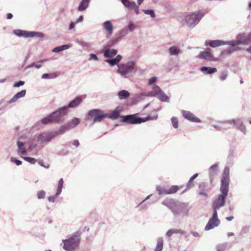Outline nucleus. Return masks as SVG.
Listing matches in <instances>:
<instances>
[{"instance_id": "obj_1", "label": "nucleus", "mask_w": 251, "mask_h": 251, "mask_svg": "<svg viewBox=\"0 0 251 251\" xmlns=\"http://www.w3.org/2000/svg\"><path fill=\"white\" fill-rule=\"evenodd\" d=\"M229 183V169L228 167H225L223 173L220 191L221 194L219 195L217 200L213 202V209L214 211H217L225 204V200L228 191Z\"/></svg>"}, {"instance_id": "obj_2", "label": "nucleus", "mask_w": 251, "mask_h": 251, "mask_svg": "<svg viewBox=\"0 0 251 251\" xmlns=\"http://www.w3.org/2000/svg\"><path fill=\"white\" fill-rule=\"evenodd\" d=\"M162 203L171 209L176 217L184 216L188 214L189 208L188 203L170 200L164 201Z\"/></svg>"}, {"instance_id": "obj_3", "label": "nucleus", "mask_w": 251, "mask_h": 251, "mask_svg": "<svg viewBox=\"0 0 251 251\" xmlns=\"http://www.w3.org/2000/svg\"><path fill=\"white\" fill-rule=\"evenodd\" d=\"M205 15L204 11L200 9L186 14L184 18V24L190 28H194Z\"/></svg>"}, {"instance_id": "obj_4", "label": "nucleus", "mask_w": 251, "mask_h": 251, "mask_svg": "<svg viewBox=\"0 0 251 251\" xmlns=\"http://www.w3.org/2000/svg\"><path fill=\"white\" fill-rule=\"evenodd\" d=\"M135 66V62L133 61H130L125 63H121L118 65L117 72L122 77L126 78L127 75L132 72Z\"/></svg>"}, {"instance_id": "obj_5", "label": "nucleus", "mask_w": 251, "mask_h": 251, "mask_svg": "<svg viewBox=\"0 0 251 251\" xmlns=\"http://www.w3.org/2000/svg\"><path fill=\"white\" fill-rule=\"evenodd\" d=\"M147 96L156 97L158 99L164 102H169L170 101V98L156 85H153L151 91L147 93Z\"/></svg>"}, {"instance_id": "obj_6", "label": "nucleus", "mask_w": 251, "mask_h": 251, "mask_svg": "<svg viewBox=\"0 0 251 251\" xmlns=\"http://www.w3.org/2000/svg\"><path fill=\"white\" fill-rule=\"evenodd\" d=\"M63 249L67 251H72L77 248L79 243V239L77 235H73L67 239L62 240Z\"/></svg>"}, {"instance_id": "obj_7", "label": "nucleus", "mask_w": 251, "mask_h": 251, "mask_svg": "<svg viewBox=\"0 0 251 251\" xmlns=\"http://www.w3.org/2000/svg\"><path fill=\"white\" fill-rule=\"evenodd\" d=\"M55 133L51 132H43L34 136V140L41 143L47 144L55 137Z\"/></svg>"}, {"instance_id": "obj_8", "label": "nucleus", "mask_w": 251, "mask_h": 251, "mask_svg": "<svg viewBox=\"0 0 251 251\" xmlns=\"http://www.w3.org/2000/svg\"><path fill=\"white\" fill-rule=\"evenodd\" d=\"M69 112V110L64 106L58 108L56 110L53 112L51 114L53 119L55 123H59L64 120V117Z\"/></svg>"}, {"instance_id": "obj_9", "label": "nucleus", "mask_w": 251, "mask_h": 251, "mask_svg": "<svg viewBox=\"0 0 251 251\" xmlns=\"http://www.w3.org/2000/svg\"><path fill=\"white\" fill-rule=\"evenodd\" d=\"M13 33L19 37H44V34L42 32L36 31H28L21 29H16L13 31Z\"/></svg>"}, {"instance_id": "obj_10", "label": "nucleus", "mask_w": 251, "mask_h": 251, "mask_svg": "<svg viewBox=\"0 0 251 251\" xmlns=\"http://www.w3.org/2000/svg\"><path fill=\"white\" fill-rule=\"evenodd\" d=\"M88 115L94 117L93 124L97 122H101L104 118H106V113H104L103 111L94 109L89 111Z\"/></svg>"}, {"instance_id": "obj_11", "label": "nucleus", "mask_w": 251, "mask_h": 251, "mask_svg": "<svg viewBox=\"0 0 251 251\" xmlns=\"http://www.w3.org/2000/svg\"><path fill=\"white\" fill-rule=\"evenodd\" d=\"M121 121L124 123H127L131 124H138L145 122L142 118L137 117L135 115H128L122 116Z\"/></svg>"}, {"instance_id": "obj_12", "label": "nucleus", "mask_w": 251, "mask_h": 251, "mask_svg": "<svg viewBox=\"0 0 251 251\" xmlns=\"http://www.w3.org/2000/svg\"><path fill=\"white\" fill-rule=\"evenodd\" d=\"M220 221L218 218L217 211H214L212 217L210 219L208 223L205 227V230H209L217 226L220 224Z\"/></svg>"}, {"instance_id": "obj_13", "label": "nucleus", "mask_w": 251, "mask_h": 251, "mask_svg": "<svg viewBox=\"0 0 251 251\" xmlns=\"http://www.w3.org/2000/svg\"><path fill=\"white\" fill-rule=\"evenodd\" d=\"M226 122L229 124H234L236 126L237 129H238L243 134H246L247 131L246 127L240 119H232L227 121Z\"/></svg>"}, {"instance_id": "obj_14", "label": "nucleus", "mask_w": 251, "mask_h": 251, "mask_svg": "<svg viewBox=\"0 0 251 251\" xmlns=\"http://www.w3.org/2000/svg\"><path fill=\"white\" fill-rule=\"evenodd\" d=\"M209 50L210 49H208L205 51L200 52L199 54L197 56V58L204 59L209 61H217V59L213 56V55L209 52Z\"/></svg>"}, {"instance_id": "obj_15", "label": "nucleus", "mask_w": 251, "mask_h": 251, "mask_svg": "<svg viewBox=\"0 0 251 251\" xmlns=\"http://www.w3.org/2000/svg\"><path fill=\"white\" fill-rule=\"evenodd\" d=\"M123 107L121 106L116 107L113 110L109 113H106V118L112 120H116L119 118L120 112L123 110Z\"/></svg>"}, {"instance_id": "obj_16", "label": "nucleus", "mask_w": 251, "mask_h": 251, "mask_svg": "<svg viewBox=\"0 0 251 251\" xmlns=\"http://www.w3.org/2000/svg\"><path fill=\"white\" fill-rule=\"evenodd\" d=\"M204 45L206 46H209L212 48H216L221 46L226 45V41L222 40H207L205 41Z\"/></svg>"}, {"instance_id": "obj_17", "label": "nucleus", "mask_w": 251, "mask_h": 251, "mask_svg": "<svg viewBox=\"0 0 251 251\" xmlns=\"http://www.w3.org/2000/svg\"><path fill=\"white\" fill-rule=\"evenodd\" d=\"M181 113L185 119L193 122H200L201 120L197 117H196L193 114L188 111L181 110Z\"/></svg>"}, {"instance_id": "obj_18", "label": "nucleus", "mask_w": 251, "mask_h": 251, "mask_svg": "<svg viewBox=\"0 0 251 251\" xmlns=\"http://www.w3.org/2000/svg\"><path fill=\"white\" fill-rule=\"evenodd\" d=\"M83 99L81 96H77L73 100H71L67 105L64 106L68 110L69 108H75L79 105L82 101Z\"/></svg>"}, {"instance_id": "obj_19", "label": "nucleus", "mask_w": 251, "mask_h": 251, "mask_svg": "<svg viewBox=\"0 0 251 251\" xmlns=\"http://www.w3.org/2000/svg\"><path fill=\"white\" fill-rule=\"evenodd\" d=\"M168 53L171 56H177L182 54L183 51L177 46H172L169 48Z\"/></svg>"}, {"instance_id": "obj_20", "label": "nucleus", "mask_w": 251, "mask_h": 251, "mask_svg": "<svg viewBox=\"0 0 251 251\" xmlns=\"http://www.w3.org/2000/svg\"><path fill=\"white\" fill-rule=\"evenodd\" d=\"M243 37L241 36H240L239 34L237 37V39L236 40H233L230 41H226V45H228L231 46L232 47H235V46L239 45H245V42L243 40Z\"/></svg>"}, {"instance_id": "obj_21", "label": "nucleus", "mask_w": 251, "mask_h": 251, "mask_svg": "<svg viewBox=\"0 0 251 251\" xmlns=\"http://www.w3.org/2000/svg\"><path fill=\"white\" fill-rule=\"evenodd\" d=\"M17 144L18 148V154L23 157V155L26 153V150L24 147L25 143L18 140L17 142Z\"/></svg>"}, {"instance_id": "obj_22", "label": "nucleus", "mask_w": 251, "mask_h": 251, "mask_svg": "<svg viewBox=\"0 0 251 251\" xmlns=\"http://www.w3.org/2000/svg\"><path fill=\"white\" fill-rule=\"evenodd\" d=\"M26 94V90H23L19 92H18L16 94H15L13 98L9 100L8 102L9 103H12L16 102L19 99L23 98L25 96Z\"/></svg>"}, {"instance_id": "obj_23", "label": "nucleus", "mask_w": 251, "mask_h": 251, "mask_svg": "<svg viewBox=\"0 0 251 251\" xmlns=\"http://www.w3.org/2000/svg\"><path fill=\"white\" fill-rule=\"evenodd\" d=\"M218 166L215 164L212 165L209 169V176L211 181H212L214 177L217 175Z\"/></svg>"}, {"instance_id": "obj_24", "label": "nucleus", "mask_w": 251, "mask_h": 251, "mask_svg": "<svg viewBox=\"0 0 251 251\" xmlns=\"http://www.w3.org/2000/svg\"><path fill=\"white\" fill-rule=\"evenodd\" d=\"M54 120L53 119V117L51 114L49 115L46 117L43 118L40 121L37 122V124H43V125H47L50 123H54Z\"/></svg>"}, {"instance_id": "obj_25", "label": "nucleus", "mask_w": 251, "mask_h": 251, "mask_svg": "<svg viewBox=\"0 0 251 251\" xmlns=\"http://www.w3.org/2000/svg\"><path fill=\"white\" fill-rule=\"evenodd\" d=\"M103 27L109 34L113 33V26L110 21H106L103 24Z\"/></svg>"}, {"instance_id": "obj_26", "label": "nucleus", "mask_w": 251, "mask_h": 251, "mask_svg": "<svg viewBox=\"0 0 251 251\" xmlns=\"http://www.w3.org/2000/svg\"><path fill=\"white\" fill-rule=\"evenodd\" d=\"M90 0H81L77 8L78 11H83L89 6Z\"/></svg>"}, {"instance_id": "obj_27", "label": "nucleus", "mask_w": 251, "mask_h": 251, "mask_svg": "<svg viewBox=\"0 0 251 251\" xmlns=\"http://www.w3.org/2000/svg\"><path fill=\"white\" fill-rule=\"evenodd\" d=\"M122 59V56L121 55H118L115 58L106 59L105 61L110 66H113L118 64Z\"/></svg>"}, {"instance_id": "obj_28", "label": "nucleus", "mask_w": 251, "mask_h": 251, "mask_svg": "<svg viewBox=\"0 0 251 251\" xmlns=\"http://www.w3.org/2000/svg\"><path fill=\"white\" fill-rule=\"evenodd\" d=\"M121 1L125 7L129 10H132L133 6L136 4L134 1H131L129 0H121Z\"/></svg>"}, {"instance_id": "obj_29", "label": "nucleus", "mask_w": 251, "mask_h": 251, "mask_svg": "<svg viewBox=\"0 0 251 251\" xmlns=\"http://www.w3.org/2000/svg\"><path fill=\"white\" fill-rule=\"evenodd\" d=\"M117 53V50L113 49H107L105 50L103 55L105 57H111L116 55Z\"/></svg>"}, {"instance_id": "obj_30", "label": "nucleus", "mask_w": 251, "mask_h": 251, "mask_svg": "<svg viewBox=\"0 0 251 251\" xmlns=\"http://www.w3.org/2000/svg\"><path fill=\"white\" fill-rule=\"evenodd\" d=\"M200 70L205 74H211L217 72V70L216 68H212L208 67H202Z\"/></svg>"}, {"instance_id": "obj_31", "label": "nucleus", "mask_w": 251, "mask_h": 251, "mask_svg": "<svg viewBox=\"0 0 251 251\" xmlns=\"http://www.w3.org/2000/svg\"><path fill=\"white\" fill-rule=\"evenodd\" d=\"M80 123V120L77 118H74L69 123L66 124L69 127V129L71 130V129L75 127L77 125H78Z\"/></svg>"}, {"instance_id": "obj_32", "label": "nucleus", "mask_w": 251, "mask_h": 251, "mask_svg": "<svg viewBox=\"0 0 251 251\" xmlns=\"http://www.w3.org/2000/svg\"><path fill=\"white\" fill-rule=\"evenodd\" d=\"M69 127L67 124H65L60 127L58 131H53V133H55V137L58 135H62L65 133L66 131L70 130Z\"/></svg>"}, {"instance_id": "obj_33", "label": "nucleus", "mask_w": 251, "mask_h": 251, "mask_svg": "<svg viewBox=\"0 0 251 251\" xmlns=\"http://www.w3.org/2000/svg\"><path fill=\"white\" fill-rule=\"evenodd\" d=\"M118 96L120 100H125L130 96L129 93L126 90H121L118 93Z\"/></svg>"}, {"instance_id": "obj_34", "label": "nucleus", "mask_w": 251, "mask_h": 251, "mask_svg": "<svg viewBox=\"0 0 251 251\" xmlns=\"http://www.w3.org/2000/svg\"><path fill=\"white\" fill-rule=\"evenodd\" d=\"M163 247V239L162 237H159L157 240V244L154 251H162Z\"/></svg>"}, {"instance_id": "obj_35", "label": "nucleus", "mask_w": 251, "mask_h": 251, "mask_svg": "<svg viewBox=\"0 0 251 251\" xmlns=\"http://www.w3.org/2000/svg\"><path fill=\"white\" fill-rule=\"evenodd\" d=\"M70 48V46L69 45H63L53 48L52 51L54 52H58L61 51L69 49Z\"/></svg>"}, {"instance_id": "obj_36", "label": "nucleus", "mask_w": 251, "mask_h": 251, "mask_svg": "<svg viewBox=\"0 0 251 251\" xmlns=\"http://www.w3.org/2000/svg\"><path fill=\"white\" fill-rule=\"evenodd\" d=\"M63 178L60 179V180L58 181V186L56 190V192L55 193V196L58 197L61 193L62 189L63 188Z\"/></svg>"}, {"instance_id": "obj_37", "label": "nucleus", "mask_w": 251, "mask_h": 251, "mask_svg": "<svg viewBox=\"0 0 251 251\" xmlns=\"http://www.w3.org/2000/svg\"><path fill=\"white\" fill-rule=\"evenodd\" d=\"M58 76V74L56 73L52 74H44L42 75L41 78L42 79H53L56 78Z\"/></svg>"}, {"instance_id": "obj_38", "label": "nucleus", "mask_w": 251, "mask_h": 251, "mask_svg": "<svg viewBox=\"0 0 251 251\" xmlns=\"http://www.w3.org/2000/svg\"><path fill=\"white\" fill-rule=\"evenodd\" d=\"M239 35L242 36V39L245 42V45H247L249 42H251V33L248 35H246L245 34H240Z\"/></svg>"}, {"instance_id": "obj_39", "label": "nucleus", "mask_w": 251, "mask_h": 251, "mask_svg": "<svg viewBox=\"0 0 251 251\" xmlns=\"http://www.w3.org/2000/svg\"><path fill=\"white\" fill-rule=\"evenodd\" d=\"M228 75V72L226 70L222 71L219 75V78L221 81H224L226 79Z\"/></svg>"}, {"instance_id": "obj_40", "label": "nucleus", "mask_w": 251, "mask_h": 251, "mask_svg": "<svg viewBox=\"0 0 251 251\" xmlns=\"http://www.w3.org/2000/svg\"><path fill=\"white\" fill-rule=\"evenodd\" d=\"M138 5L135 4V5H134L133 7V10H134L135 13L136 15L139 14V6L143 2L144 0H137Z\"/></svg>"}, {"instance_id": "obj_41", "label": "nucleus", "mask_w": 251, "mask_h": 251, "mask_svg": "<svg viewBox=\"0 0 251 251\" xmlns=\"http://www.w3.org/2000/svg\"><path fill=\"white\" fill-rule=\"evenodd\" d=\"M143 12L146 15H149L151 18L155 17V14L153 10L152 9H143Z\"/></svg>"}, {"instance_id": "obj_42", "label": "nucleus", "mask_w": 251, "mask_h": 251, "mask_svg": "<svg viewBox=\"0 0 251 251\" xmlns=\"http://www.w3.org/2000/svg\"><path fill=\"white\" fill-rule=\"evenodd\" d=\"M157 191L158 192L159 195H165L168 194L167 191L168 189L162 188L160 186H157L156 187Z\"/></svg>"}, {"instance_id": "obj_43", "label": "nucleus", "mask_w": 251, "mask_h": 251, "mask_svg": "<svg viewBox=\"0 0 251 251\" xmlns=\"http://www.w3.org/2000/svg\"><path fill=\"white\" fill-rule=\"evenodd\" d=\"M227 243L220 244L217 247V251H225L227 247Z\"/></svg>"}, {"instance_id": "obj_44", "label": "nucleus", "mask_w": 251, "mask_h": 251, "mask_svg": "<svg viewBox=\"0 0 251 251\" xmlns=\"http://www.w3.org/2000/svg\"><path fill=\"white\" fill-rule=\"evenodd\" d=\"M178 190V186H172L170 188L168 189V194H173L176 193Z\"/></svg>"}, {"instance_id": "obj_45", "label": "nucleus", "mask_w": 251, "mask_h": 251, "mask_svg": "<svg viewBox=\"0 0 251 251\" xmlns=\"http://www.w3.org/2000/svg\"><path fill=\"white\" fill-rule=\"evenodd\" d=\"M25 160L27 161L31 164H34L36 162V159L34 158L30 157H22Z\"/></svg>"}, {"instance_id": "obj_46", "label": "nucleus", "mask_w": 251, "mask_h": 251, "mask_svg": "<svg viewBox=\"0 0 251 251\" xmlns=\"http://www.w3.org/2000/svg\"><path fill=\"white\" fill-rule=\"evenodd\" d=\"M171 122L173 127L175 128L178 127V119L176 117H173L171 118Z\"/></svg>"}, {"instance_id": "obj_47", "label": "nucleus", "mask_w": 251, "mask_h": 251, "mask_svg": "<svg viewBox=\"0 0 251 251\" xmlns=\"http://www.w3.org/2000/svg\"><path fill=\"white\" fill-rule=\"evenodd\" d=\"M148 97L147 93L143 92L137 95L136 98L137 100H143L145 98V97Z\"/></svg>"}, {"instance_id": "obj_48", "label": "nucleus", "mask_w": 251, "mask_h": 251, "mask_svg": "<svg viewBox=\"0 0 251 251\" xmlns=\"http://www.w3.org/2000/svg\"><path fill=\"white\" fill-rule=\"evenodd\" d=\"M235 50H236L235 49H228L223 50L222 52V54L229 55Z\"/></svg>"}, {"instance_id": "obj_49", "label": "nucleus", "mask_w": 251, "mask_h": 251, "mask_svg": "<svg viewBox=\"0 0 251 251\" xmlns=\"http://www.w3.org/2000/svg\"><path fill=\"white\" fill-rule=\"evenodd\" d=\"M136 25L133 24V23L131 21L129 22L128 25L127 27L128 31L129 30L130 32H132L136 28Z\"/></svg>"}, {"instance_id": "obj_50", "label": "nucleus", "mask_w": 251, "mask_h": 251, "mask_svg": "<svg viewBox=\"0 0 251 251\" xmlns=\"http://www.w3.org/2000/svg\"><path fill=\"white\" fill-rule=\"evenodd\" d=\"M46 195V192L44 190H41L38 192L37 194V198L38 199H44Z\"/></svg>"}, {"instance_id": "obj_51", "label": "nucleus", "mask_w": 251, "mask_h": 251, "mask_svg": "<svg viewBox=\"0 0 251 251\" xmlns=\"http://www.w3.org/2000/svg\"><path fill=\"white\" fill-rule=\"evenodd\" d=\"M78 44L81 45L82 47L86 49H88L90 47V44L89 43L84 41H79Z\"/></svg>"}, {"instance_id": "obj_52", "label": "nucleus", "mask_w": 251, "mask_h": 251, "mask_svg": "<svg viewBox=\"0 0 251 251\" xmlns=\"http://www.w3.org/2000/svg\"><path fill=\"white\" fill-rule=\"evenodd\" d=\"M144 202V201H142L138 206L141 209H146L150 206L149 204H143Z\"/></svg>"}, {"instance_id": "obj_53", "label": "nucleus", "mask_w": 251, "mask_h": 251, "mask_svg": "<svg viewBox=\"0 0 251 251\" xmlns=\"http://www.w3.org/2000/svg\"><path fill=\"white\" fill-rule=\"evenodd\" d=\"M173 234H184L185 231L180 229H176V228H173Z\"/></svg>"}, {"instance_id": "obj_54", "label": "nucleus", "mask_w": 251, "mask_h": 251, "mask_svg": "<svg viewBox=\"0 0 251 251\" xmlns=\"http://www.w3.org/2000/svg\"><path fill=\"white\" fill-rule=\"evenodd\" d=\"M76 24V22H71L69 26V30L70 31H75V25Z\"/></svg>"}, {"instance_id": "obj_55", "label": "nucleus", "mask_w": 251, "mask_h": 251, "mask_svg": "<svg viewBox=\"0 0 251 251\" xmlns=\"http://www.w3.org/2000/svg\"><path fill=\"white\" fill-rule=\"evenodd\" d=\"M128 33V29L127 28H124L119 31V34L121 36L124 37Z\"/></svg>"}, {"instance_id": "obj_56", "label": "nucleus", "mask_w": 251, "mask_h": 251, "mask_svg": "<svg viewBox=\"0 0 251 251\" xmlns=\"http://www.w3.org/2000/svg\"><path fill=\"white\" fill-rule=\"evenodd\" d=\"M10 160L12 162H14L17 165L19 166L22 164V162L17 159L12 157L10 159Z\"/></svg>"}, {"instance_id": "obj_57", "label": "nucleus", "mask_w": 251, "mask_h": 251, "mask_svg": "<svg viewBox=\"0 0 251 251\" xmlns=\"http://www.w3.org/2000/svg\"><path fill=\"white\" fill-rule=\"evenodd\" d=\"M24 84H25V82L24 81L20 80V81H18L15 82L13 85V87H19L24 85Z\"/></svg>"}, {"instance_id": "obj_58", "label": "nucleus", "mask_w": 251, "mask_h": 251, "mask_svg": "<svg viewBox=\"0 0 251 251\" xmlns=\"http://www.w3.org/2000/svg\"><path fill=\"white\" fill-rule=\"evenodd\" d=\"M157 80V77L156 76H153L151 78H150L149 80V81H148V85H151L152 84H153L154 82H156Z\"/></svg>"}, {"instance_id": "obj_59", "label": "nucleus", "mask_w": 251, "mask_h": 251, "mask_svg": "<svg viewBox=\"0 0 251 251\" xmlns=\"http://www.w3.org/2000/svg\"><path fill=\"white\" fill-rule=\"evenodd\" d=\"M89 60H95V61H98V57L97 56V55L94 53H90V58L89 59Z\"/></svg>"}, {"instance_id": "obj_60", "label": "nucleus", "mask_w": 251, "mask_h": 251, "mask_svg": "<svg viewBox=\"0 0 251 251\" xmlns=\"http://www.w3.org/2000/svg\"><path fill=\"white\" fill-rule=\"evenodd\" d=\"M194 186V184L193 183V180H191V179H189L188 183H187V188L189 189L190 188L193 187Z\"/></svg>"}, {"instance_id": "obj_61", "label": "nucleus", "mask_w": 251, "mask_h": 251, "mask_svg": "<svg viewBox=\"0 0 251 251\" xmlns=\"http://www.w3.org/2000/svg\"><path fill=\"white\" fill-rule=\"evenodd\" d=\"M57 197H56L55 196V195L54 196H50V197H49L48 199V201H50V202H54V201H55V199L57 198Z\"/></svg>"}, {"instance_id": "obj_62", "label": "nucleus", "mask_w": 251, "mask_h": 251, "mask_svg": "<svg viewBox=\"0 0 251 251\" xmlns=\"http://www.w3.org/2000/svg\"><path fill=\"white\" fill-rule=\"evenodd\" d=\"M173 234V230L172 229H169L166 233V236L167 237H171L172 234Z\"/></svg>"}, {"instance_id": "obj_63", "label": "nucleus", "mask_w": 251, "mask_h": 251, "mask_svg": "<svg viewBox=\"0 0 251 251\" xmlns=\"http://www.w3.org/2000/svg\"><path fill=\"white\" fill-rule=\"evenodd\" d=\"M38 163L40 164V165H41L42 167H44L45 168H49L50 167V166L49 165H48L47 166L45 165L42 161H39Z\"/></svg>"}, {"instance_id": "obj_64", "label": "nucleus", "mask_w": 251, "mask_h": 251, "mask_svg": "<svg viewBox=\"0 0 251 251\" xmlns=\"http://www.w3.org/2000/svg\"><path fill=\"white\" fill-rule=\"evenodd\" d=\"M83 20V16H80L76 21V23H79L80 22H82Z\"/></svg>"}]
</instances>
